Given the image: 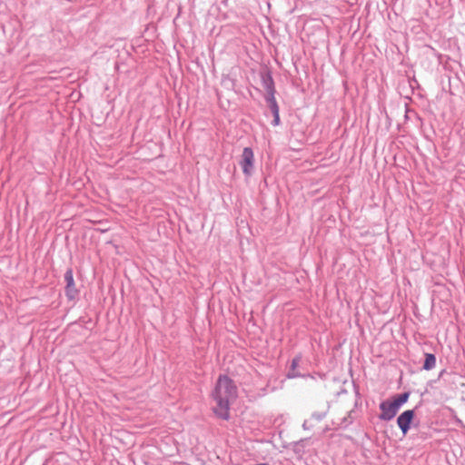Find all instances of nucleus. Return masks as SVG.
<instances>
[{
	"label": "nucleus",
	"mask_w": 465,
	"mask_h": 465,
	"mask_svg": "<svg viewBox=\"0 0 465 465\" xmlns=\"http://www.w3.org/2000/svg\"><path fill=\"white\" fill-rule=\"evenodd\" d=\"M413 418L414 411L412 410L405 411L398 417L397 424L404 435L407 434Z\"/></svg>",
	"instance_id": "20e7f679"
},
{
	"label": "nucleus",
	"mask_w": 465,
	"mask_h": 465,
	"mask_svg": "<svg viewBox=\"0 0 465 465\" xmlns=\"http://www.w3.org/2000/svg\"><path fill=\"white\" fill-rule=\"evenodd\" d=\"M64 279L66 282V296L69 299H74L77 294V290L75 288L73 271L71 269L67 270L65 272Z\"/></svg>",
	"instance_id": "39448f33"
},
{
	"label": "nucleus",
	"mask_w": 465,
	"mask_h": 465,
	"mask_svg": "<svg viewBox=\"0 0 465 465\" xmlns=\"http://www.w3.org/2000/svg\"><path fill=\"white\" fill-rule=\"evenodd\" d=\"M237 397V388L233 381L225 375L218 378L215 388L212 393L214 401L213 411L214 414L223 420L230 417V405Z\"/></svg>",
	"instance_id": "f257e3e1"
},
{
	"label": "nucleus",
	"mask_w": 465,
	"mask_h": 465,
	"mask_svg": "<svg viewBox=\"0 0 465 465\" xmlns=\"http://www.w3.org/2000/svg\"><path fill=\"white\" fill-rule=\"evenodd\" d=\"M409 397L410 394L408 392H404L382 401L380 404L381 413L379 418L381 420H392L396 416L401 406L407 402Z\"/></svg>",
	"instance_id": "f03ea898"
},
{
	"label": "nucleus",
	"mask_w": 465,
	"mask_h": 465,
	"mask_svg": "<svg viewBox=\"0 0 465 465\" xmlns=\"http://www.w3.org/2000/svg\"><path fill=\"white\" fill-rule=\"evenodd\" d=\"M436 366V358L434 354L431 353H426L425 354V361L423 364V369L426 371L432 370Z\"/></svg>",
	"instance_id": "423d86ee"
},
{
	"label": "nucleus",
	"mask_w": 465,
	"mask_h": 465,
	"mask_svg": "<svg viewBox=\"0 0 465 465\" xmlns=\"http://www.w3.org/2000/svg\"><path fill=\"white\" fill-rule=\"evenodd\" d=\"M254 154L251 148L246 147L242 151L241 166L246 175H250L253 167Z\"/></svg>",
	"instance_id": "7ed1b4c3"
},
{
	"label": "nucleus",
	"mask_w": 465,
	"mask_h": 465,
	"mask_svg": "<svg viewBox=\"0 0 465 465\" xmlns=\"http://www.w3.org/2000/svg\"><path fill=\"white\" fill-rule=\"evenodd\" d=\"M266 100H267V102L269 104V106H270L271 110H273V108H274L273 106H278L276 99L274 97L273 90L270 91Z\"/></svg>",
	"instance_id": "0eeeda50"
},
{
	"label": "nucleus",
	"mask_w": 465,
	"mask_h": 465,
	"mask_svg": "<svg viewBox=\"0 0 465 465\" xmlns=\"http://www.w3.org/2000/svg\"><path fill=\"white\" fill-rule=\"evenodd\" d=\"M273 110H272V113L273 114V125L277 126L280 124V113H279V106H273Z\"/></svg>",
	"instance_id": "6e6552de"
},
{
	"label": "nucleus",
	"mask_w": 465,
	"mask_h": 465,
	"mask_svg": "<svg viewBox=\"0 0 465 465\" xmlns=\"http://www.w3.org/2000/svg\"><path fill=\"white\" fill-rule=\"evenodd\" d=\"M300 358H294L292 361V368L295 369L299 365Z\"/></svg>",
	"instance_id": "1a4fd4ad"
}]
</instances>
